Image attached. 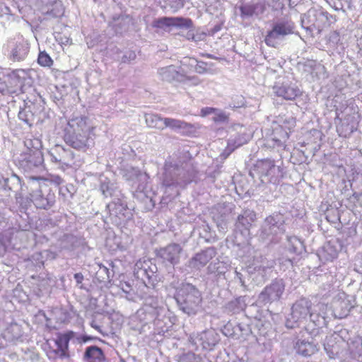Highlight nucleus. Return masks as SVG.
Returning a JSON list of instances; mask_svg holds the SVG:
<instances>
[{"mask_svg":"<svg viewBox=\"0 0 362 362\" xmlns=\"http://www.w3.org/2000/svg\"><path fill=\"white\" fill-rule=\"evenodd\" d=\"M193 177V171L188 163L173 158L165 160L162 180V185L165 190L185 187L192 181Z\"/></svg>","mask_w":362,"mask_h":362,"instance_id":"nucleus-1","label":"nucleus"},{"mask_svg":"<svg viewBox=\"0 0 362 362\" xmlns=\"http://www.w3.org/2000/svg\"><path fill=\"white\" fill-rule=\"evenodd\" d=\"M26 195L34 205L42 209L52 207L56 201L55 193L52 184L41 177H29L25 186Z\"/></svg>","mask_w":362,"mask_h":362,"instance_id":"nucleus-2","label":"nucleus"},{"mask_svg":"<svg viewBox=\"0 0 362 362\" xmlns=\"http://www.w3.org/2000/svg\"><path fill=\"white\" fill-rule=\"evenodd\" d=\"M174 298L179 309L188 315L197 313L202 300L199 290L189 283H182L179 286Z\"/></svg>","mask_w":362,"mask_h":362,"instance_id":"nucleus-3","label":"nucleus"},{"mask_svg":"<svg viewBox=\"0 0 362 362\" xmlns=\"http://www.w3.org/2000/svg\"><path fill=\"white\" fill-rule=\"evenodd\" d=\"M250 175L253 178L257 177L262 184L272 185L279 184L283 177L281 168L270 159L257 161Z\"/></svg>","mask_w":362,"mask_h":362,"instance_id":"nucleus-4","label":"nucleus"},{"mask_svg":"<svg viewBox=\"0 0 362 362\" xmlns=\"http://www.w3.org/2000/svg\"><path fill=\"white\" fill-rule=\"evenodd\" d=\"M295 25L290 20L281 19L274 22L264 39L265 43L276 47L285 37L294 33Z\"/></svg>","mask_w":362,"mask_h":362,"instance_id":"nucleus-5","label":"nucleus"},{"mask_svg":"<svg viewBox=\"0 0 362 362\" xmlns=\"http://www.w3.org/2000/svg\"><path fill=\"white\" fill-rule=\"evenodd\" d=\"M30 228V225L25 224L22 228H9L0 231V257L4 256L8 249H19V239L25 238V232Z\"/></svg>","mask_w":362,"mask_h":362,"instance_id":"nucleus-6","label":"nucleus"},{"mask_svg":"<svg viewBox=\"0 0 362 362\" xmlns=\"http://www.w3.org/2000/svg\"><path fill=\"white\" fill-rule=\"evenodd\" d=\"M285 221L282 214H274L267 217L262 226L260 236L269 241H274L275 237L285 232Z\"/></svg>","mask_w":362,"mask_h":362,"instance_id":"nucleus-7","label":"nucleus"},{"mask_svg":"<svg viewBox=\"0 0 362 362\" xmlns=\"http://www.w3.org/2000/svg\"><path fill=\"white\" fill-rule=\"evenodd\" d=\"M311 301L305 298H302L293 305L291 313L286 320V326L288 328H294L298 326V323L305 320L311 312Z\"/></svg>","mask_w":362,"mask_h":362,"instance_id":"nucleus-8","label":"nucleus"},{"mask_svg":"<svg viewBox=\"0 0 362 362\" xmlns=\"http://www.w3.org/2000/svg\"><path fill=\"white\" fill-rule=\"evenodd\" d=\"M285 287L286 284L282 279L272 280L259 294V302L266 305L279 301L285 291Z\"/></svg>","mask_w":362,"mask_h":362,"instance_id":"nucleus-9","label":"nucleus"},{"mask_svg":"<svg viewBox=\"0 0 362 362\" xmlns=\"http://www.w3.org/2000/svg\"><path fill=\"white\" fill-rule=\"evenodd\" d=\"M273 260L262 259L261 262L255 261L247 267V272L252 280L257 284H261L269 277L271 269L274 267Z\"/></svg>","mask_w":362,"mask_h":362,"instance_id":"nucleus-10","label":"nucleus"},{"mask_svg":"<svg viewBox=\"0 0 362 362\" xmlns=\"http://www.w3.org/2000/svg\"><path fill=\"white\" fill-rule=\"evenodd\" d=\"M327 15L328 13L323 11L310 8L302 17V25L310 31L314 29L320 30L328 21Z\"/></svg>","mask_w":362,"mask_h":362,"instance_id":"nucleus-11","label":"nucleus"},{"mask_svg":"<svg viewBox=\"0 0 362 362\" xmlns=\"http://www.w3.org/2000/svg\"><path fill=\"white\" fill-rule=\"evenodd\" d=\"M216 253L215 247H207L200 252L196 253L186 262L185 265L192 272L200 271L216 255Z\"/></svg>","mask_w":362,"mask_h":362,"instance_id":"nucleus-12","label":"nucleus"},{"mask_svg":"<svg viewBox=\"0 0 362 362\" xmlns=\"http://www.w3.org/2000/svg\"><path fill=\"white\" fill-rule=\"evenodd\" d=\"M43 154L41 151H35V153H24L21 155L19 165L25 171H33L40 168L43 164Z\"/></svg>","mask_w":362,"mask_h":362,"instance_id":"nucleus-13","label":"nucleus"},{"mask_svg":"<svg viewBox=\"0 0 362 362\" xmlns=\"http://www.w3.org/2000/svg\"><path fill=\"white\" fill-rule=\"evenodd\" d=\"M182 247L178 243H170L158 251V256L163 262L171 265L177 264L180 262Z\"/></svg>","mask_w":362,"mask_h":362,"instance_id":"nucleus-14","label":"nucleus"},{"mask_svg":"<svg viewBox=\"0 0 362 362\" xmlns=\"http://www.w3.org/2000/svg\"><path fill=\"white\" fill-rule=\"evenodd\" d=\"M192 343L198 349H211L218 341V336L214 329L205 330L191 337Z\"/></svg>","mask_w":362,"mask_h":362,"instance_id":"nucleus-15","label":"nucleus"},{"mask_svg":"<svg viewBox=\"0 0 362 362\" xmlns=\"http://www.w3.org/2000/svg\"><path fill=\"white\" fill-rule=\"evenodd\" d=\"M64 141L66 144L77 150L85 151L93 145L90 134L65 133Z\"/></svg>","mask_w":362,"mask_h":362,"instance_id":"nucleus-16","label":"nucleus"},{"mask_svg":"<svg viewBox=\"0 0 362 362\" xmlns=\"http://www.w3.org/2000/svg\"><path fill=\"white\" fill-rule=\"evenodd\" d=\"M49 156L52 161L68 166L73 163L75 155L69 148L57 145L50 151Z\"/></svg>","mask_w":362,"mask_h":362,"instance_id":"nucleus-17","label":"nucleus"},{"mask_svg":"<svg viewBox=\"0 0 362 362\" xmlns=\"http://www.w3.org/2000/svg\"><path fill=\"white\" fill-rule=\"evenodd\" d=\"M30 52V44L26 41H20L13 43L9 50L8 58L13 62L25 61Z\"/></svg>","mask_w":362,"mask_h":362,"instance_id":"nucleus-18","label":"nucleus"},{"mask_svg":"<svg viewBox=\"0 0 362 362\" xmlns=\"http://www.w3.org/2000/svg\"><path fill=\"white\" fill-rule=\"evenodd\" d=\"M276 96L287 100H293L301 95L300 90L297 86L288 83H276L273 87Z\"/></svg>","mask_w":362,"mask_h":362,"instance_id":"nucleus-19","label":"nucleus"},{"mask_svg":"<svg viewBox=\"0 0 362 362\" xmlns=\"http://www.w3.org/2000/svg\"><path fill=\"white\" fill-rule=\"evenodd\" d=\"M5 188L8 191V197L11 196V193H15L17 199L23 198L26 195L25 185L22 184L21 178L16 174L11 175V177L4 178Z\"/></svg>","mask_w":362,"mask_h":362,"instance_id":"nucleus-20","label":"nucleus"},{"mask_svg":"<svg viewBox=\"0 0 362 362\" xmlns=\"http://www.w3.org/2000/svg\"><path fill=\"white\" fill-rule=\"evenodd\" d=\"M256 221V213L251 209H245L240 214L235 223V230L242 234L248 233L252 223Z\"/></svg>","mask_w":362,"mask_h":362,"instance_id":"nucleus-21","label":"nucleus"},{"mask_svg":"<svg viewBox=\"0 0 362 362\" xmlns=\"http://www.w3.org/2000/svg\"><path fill=\"white\" fill-rule=\"evenodd\" d=\"M88 120L86 116L73 117L68 122L66 133L90 134L92 127L88 124Z\"/></svg>","mask_w":362,"mask_h":362,"instance_id":"nucleus-22","label":"nucleus"},{"mask_svg":"<svg viewBox=\"0 0 362 362\" xmlns=\"http://www.w3.org/2000/svg\"><path fill=\"white\" fill-rule=\"evenodd\" d=\"M155 26L162 29L170 26L189 28L192 26V21L189 18L182 17H163L155 21Z\"/></svg>","mask_w":362,"mask_h":362,"instance_id":"nucleus-23","label":"nucleus"},{"mask_svg":"<svg viewBox=\"0 0 362 362\" xmlns=\"http://www.w3.org/2000/svg\"><path fill=\"white\" fill-rule=\"evenodd\" d=\"M110 215L119 218V219H124L129 218L130 213L129 212L127 202L123 199L122 197H119L112 200L106 206Z\"/></svg>","mask_w":362,"mask_h":362,"instance_id":"nucleus-24","label":"nucleus"},{"mask_svg":"<svg viewBox=\"0 0 362 362\" xmlns=\"http://www.w3.org/2000/svg\"><path fill=\"white\" fill-rule=\"evenodd\" d=\"M344 341L340 339L339 335L334 333L326 337L323 344L324 349L330 358H334L341 352V344Z\"/></svg>","mask_w":362,"mask_h":362,"instance_id":"nucleus-25","label":"nucleus"},{"mask_svg":"<svg viewBox=\"0 0 362 362\" xmlns=\"http://www.w3.org/2000/svg\"><path fill=\"white\" fill-rule=\"evenodd\" d=\"M294 349L297 354L303 356H310L319 350L317 344H315L313 339L311 341L308 339H298L295 344Z\"/></svg>","mask_w":362,"mask_h":362,"instance_id":"nucleus-26","label":"nucleus"},{"mask_svg":"<svg viewBox=\"0 0 362 362\" xmlns=\"http://www.w3.org/2000/svg\"><path fill=\"white\" fill-rule=\"evenodd\" d=\"M327 321L326 317L319 313L313 311L310 313V322L305 327V329L311 334L316 336L319 334L320 329L326 326Z\"/></svg>","mask_w":362,"mask_h":362,"instance_id":"nucleus-27","label":"nucleus"},{"mask_svg":"<svg viewBox=\"0 0 362 362\" xmlns=\"http://www.w3.org/2000/svg\"><path fill=\"white\" fill-rule=\"evenodd\" d=\"M84 362H106L103 350L96 345L88 346L83 355Z\"/></svg>","mask_w":362,"mask_h":362,"instance_id":"nucleus-28","label":"nucleus"},{"mask_svg":"<svg viewBox=\"0 0 362 362\" xmlns=\"http://www.w3.org/2000/svg\"><path fill=\"white\" fill-rule=\"evenodd\" d=\"M81 245V240L71 234L64 235L59 243L61 250L71 252Z\"/></svg>","mask_w":362,"mask_h":362,"instance_id":"nucleus-29","label":"nucleus"},{"mask_svg":"<svg viewBox=\"0 0 362 362\" xmlns=\"http://www.w3.org/2000/svg\"><path fill=\"white\" fill-rule=\"evenodd\" d=\"M158 74L160 78L168 83H171L175 81H179L181 75L176 70L175 66H168L160 68L158 70Z\"/></svg>","mask_w":362,"mask_h":362,"instance_id":"nucleus-30","label":"nucleus"},{"mask_svg":"<svg viewBox=\"0 0 362 362\" xmlns=\"http://www.w3.org/2000/svg\"><path fill=\"white\" fill-rule=\"evenodd\" d=\"M352 307L349 300H338L334 303L333 314L336 318H344L348 316Z\"/></svg>","mask_w":362,"mask_h":362,"instance_id":"nucleus-31","label":"nucleus"},{"mask_svg":"<svg viewBox=\"0 0 362 362\" xmlns=\"http://www.w3.org/2000/svg\"><path fill=\"white\" fill-rule=\"evenodd\" d=\"M100 190L105 197H110L115 199L119 197H122L120 191L117 189V186L107 179L101 182Z\"/></svg>","mask_w":362,"mask_h":362,"instance_id":"nucleus-32","label":"nucleus"},{"mask_svg":"<svg viewBox=\"0 0 362 362\" xmlns=\"http://www.w3.org/2000/svg\"><path fill=\"white\" fill-rule=\"evenodd\" d=\"M131 18L129 16L119 15L113 16L110 25L117 33H122L128 30Z\"/></svg>","mask_w":362,"mask_h":362,"instance_id":"nucleus-33","label":"nucleus"},{"mask_svg":"<svg viewBox=\"0 0 362 362\" xmlns=\"http://www.w3.org/2000/svg\"><path fill=\"white\" fill-rule=\"evenodd\" d=\"M149 264H151L150 261H139L134 266V276L141 279L145 284H148L149 274L147 273L146 269L149 268Z\"/></svg>","mask_w":362,"mask_h":362,"instance_id":"nucleus-34","label":"nucleus"},{"mask_svg":"<svg viewBox=\"0 0 362 362\" xmlns=\"http://www.w3.org/2000/svg\"><path fill=\"white\" fill-rule=\"evenodd\" d=\"M227 271V265L225 262L216 259L211 262L207 268L206 273L208 274H213L216 278L223 276Z\"/></svg>","mask_w":362,"mask_h":362,"instance_id":"nucleus-35","label":"nucleus"},{"mask_svg":"<svg viewBox=\"0 0 362 362\" xmlns=\"http://www.w3.org/2000/svg\"><path fill=\"white\" fill-rule=\"evenodd\" d=\"M168 127L174 131H177L180 129H187L192 128V125L182 120L170 117H164L163 129Z\"/></svg>","mask_w":362,"mask_h":362,"instance_id":"nucleus-36","label":"nucleus"},{"mask_svg":"<svg viewBox=\"0 0 362 362\" xmlns=\"http://www.w3.org/2000/svg\"><path fill=\"white\" fill-rule=\"evenodd\" d=\"M288 139V134L280 126L275 127L271 136V140L273 145L276 146H283L284 143Z\"/></svg>","mask_w":362,"mask_h":362,"instance_id":"nucleus-37","label":"nucleus"},{"mask_svg":"<svg viewBox=\"0 0 362 362\" xmlns=\"http://www.w3.org/2000/svg\"><path fill=\"white\" fill-rule=\"evenodd\" d=\"M250 140V135L245 132L240 131L235 134H233L230 136L228 143L230 145L232 149H236L237 148L247 144Z\"/></svg>","mask_w":362,"mask_h":362,"instance_id":"nucleus-38","label":"nucleus"},{"mask_svg":"<svg viewBox=\"0 0 362 362\" xmlns=\"http://www.w3.org/2000/svg\"><path fill=\"white\" fill-rule=\"evenodd\" d=\"M287 243L288 250L291 253L300 255L305 250L303 241L297 236H288Z\"/></svg>","mask_w":362,"mask_h":362,"instance_id":"nucleus-39","label":"nucleus"},{"mask_svg":"<svg viewBox=\"0 0 362 362\" xmlns=\"http://www.w3.org/2000/svg\"><path fill=\"white\" fill-rule=\"evenodd\" d=\"M259 5L258 4L243 3L238 8L240 11V16L243 19H247L254 15H257V10Z\"/></svg>","mask_w":362,"mask_h":362,"instance_id":"nucleus-40","label":"nucleus"},{"mask_svg":"<svg viewBox=\"0 0 362 362\" xmlns=\"http://www.w3.org/2000/svg\"><path fill=\"white\" fill-rule=\"evenodd\" d=\"M145 121L148 127L160 130L163 129V119L159 115L153 113L145 114Z\"/></svg>","mask_w":362,"mask_h":362,"instance_id":"nucleus-41","label":"nucleus"},{"mask_svg":"<svg viewBox=\"0 0 362 362\" xmlns=\"http://www.w3.org/2000/svg\"><path fill=\"white\" fill-rule=\"evenodd\" d=\"M245 307V304L243 298L239 297L228 302L226 305V309L233 313H237L243 310Z\"/></svg>","mask_w":362,"mask_h":362,"instance_id":"nucleus-42","label":"nucleus"},{"mask_svg":"<svg viewBox=\"0 0 362 362\" xmlns=\"http://www.w3.org/2000/svg\"><path fill=\"white\" fill-rule=\"evenodd\" d=\"M251 329L249 325L246 323H238L233 327V332L229 335H237L245 337L250 334Z\"/></svg>","mask_w":362,"mask_h":362,"instance_id":"nucleus-43","label":"nucleus"},{"mask_svg":"<svg viewBox=\"0 0 362 362\" xmlns=\"http://www.w3.org/2000/svg\"><path fill=\"white\" fill-rule=\"evenodd\" d=\"M18 118L28 126H32L35 121V115L30 108H25L18 112Z\"/></svg>","mask_w":362,"mask_h":362,"instance_id":"nucleus-44","label":"nucleus"},{"mask_svg":"<svg viewBox=\"0 0 362 362\" xmlns=\"http://www.w3.org/2000/svg\"><path fill=\"white\" fill-rule=\"evenodd\" d=\"M73 334V332H70L68 334H64L59 336L57 339L55 340V344L57 345V349H69V343L71 339V335Z\"/></svg>","mask_w":362,"mask_h":362,"instance_id":"nucleus-45","label":"nucleus"},{"mask_svg":"<svg viewBox=\"0 0 362 362\" xmlns=\"http://www.w3.org/2000/svg\"><path fill=\"white\" fill-rule=\"evenodd\" d=\"M37 62L42 66H51L53 61L49 55L45 52H40L38 55Z\"/></svg>","mask_w":362,"mask_h":362,"instance_id":"nucleus-46","label":"nucleus"},{"mask_svg":"<svg viewBox=\"0 0 362 362\" xmlns=\"http://www.w3.org/2000/svg\"><path fill=\"white\" fill-rule=\"evenodd\" d=\"M97 274L100 279V281H110V272L107 267L104 265H100V269Z\"/></svg>","mask_w":362,"mask_h":362,"instance_id":"nucleus-47","label":"nucleus"},{"mask_svg":"<svg viewBox=\"0 0 362 362\" xmlns=\"http://www.w3.org/2000/svg\"><path fill=\"white\" fill-rule=\"evenodd\" d=\"M179 362H203L202 358L192 353H188L183 356Z\"/></svg>","mask_w":362,"mask_h":362,"instance_id":"nucleus-48","label":"nucleus"},{"mask_svg":"<svg viewBox=\"0 0 362 362\" xmlns=\"http://www.w3.org/2000/svg\"><path fill=\"white\" fill-rule=\"evenodd\" d=\"M327 40L330 46L334 47L340 40V36L337 31L331 32L327 37Z\"/></svg>","mask_w":362,"mask_h":362,"instance_id":"nucleus-49","label":"nucleus"},{"mask_svg":"<svg viewBox=\"0 0 362 362\" xmlns=\"http://www.w3.org/2000/svg\"><path fill=\"white\" fill-rule=\"evenodd\" d=\"M213 119L215 122H225L228 120V115L220 110H216Z\"/></svg>","mask_w":362,"mask_h":362,"instance_id":"nucleus-50","label":"nucleus"},{"mask_svg":"<svg viewBox=\"0 0 362 362\" xmlns=\"http://www.w3.org/2000/svg\"><path fill=\"white\" fill-rule=\"evenodd\" d=\"M136 53L134 51L128 50L121 57V61L123 63H129L136 59Z\"/></svg>","mask_w":362,"mask_h":362,"instance_id":"nucleus-51","label":"nucleus"},{"mask_svg":"<svg viewBox=\"0 0 362 362\" xmlns=\"http://www.w3.org/2000/svg\"><path fill=\"white\" fill-rule=\"evenodd\" d=\"M13 74L15 77H16L20 83H22L21 81H25L28 77V73L24 69H18L13 72Z\"/></svg>","mask_w":362,"mask_h":362,"instance_id":"nucleus-52","label":"nucleus"},{"mask_svg":"<svg viewBox=\"0 0 362 362\" xmlns=\"http://www.w3.org/2000/svg\"><path fill=\"white\" fill-rule=\"evenodd\" d=\"M57 357L61 360H66L69 358V354L67 349H57L54 351Z\"/></svg>","mask_w":362,"mask_h":362,"instance_id":"nucleus-53","label":"nucleus"},{"mask_svg":"<svg viewBox=\"0 0 362 362\" xmlns=\"http://www.w3.org/2000/svg\"><path fill=\"white\" fill-rule=\"evenodd\" d=\"M206 63L204 62H198L197 61V64L195 65V71L198 74H204L206 72Z\"/></svg>","mask_w":362,"mask_h":362,"instance_id":"nucleus-54","label":"nucleus"},{"mask_svg":"<svg viewBox=\"0 0 362 362\" xmlns=\"http://www.w3.org/2000/svg\"><path fill=\"white\" fill-rule=\"evenodd\" d=\"M156 271H157L156 266L155 264H153L151 262V264H149V268H148L146 269L147 273L149 274V276H148V284H151L152 279L154 276H156L155 274H156Z\"/></svg>","mask_w":362,"mask_h":362,"instance_id":"nucleus-55","label":"nucleus"},{"mask_svg":"<svg viewBox=\"0 0 362 362\" xmlns=\"http://www.w3.org/2000/svg\"><path fill=\"white\" fill-rule=\"evenodd\" d=\"M354 265L356 271L362 273V252L356 255Z\"/></svg>","mask_w":362,"mask_h":362,"instance_id":"nucleus-56","label":"nucleus"},{"mask_svg":"<svg viewBox=\"0 0 362 362\" xmlns=\"http://www.w3.org/2000/svg\"><path fill=\"white\" fill-rule=\"evenodd\" d=\"M10 332H15L16 334L13 336V339H18L21 336L20 333V327L17 324L11 325L8 329H7V333H9Z\"/></svg>","mask_w":362,"mask_h":362,"instance_id":"nucleus-57","label":"nucleus"},{"mask_svg":"<svg viewBox=\"0 0 362 362\" xmlns=\"http://www.w3.org/2000/svg\"><path fill=\"white\" fill-rule=\"evenodd\" d=\"M33 146L32 148L33 149H30V152L35 153V151H40V148L42 146L41 141L38 139H33Z\"/></svg>","mask_w":362,"mask_h":362,"instance_id":"nucleus-58","label":"nucleus"},{"mask_svg":"<svg viewBox=\"0 0 362 362\" xmlns=\"http://www.w3.org/2000/svg\"><path fill=\"white\" fill-rule=\"evenodd\" d=\"M0 196L8 197V191H6L5 188L4 178L0 179Z\"/></svg>","mask_w":362,"mask_h":362,"instance_id":"nucleus-59","label":"nucleus"},{"mask_svg":"<svg viewBox=\"0 0 362 362\" xmlns=\"http://www.w3.org/2000/svg\"><path fill=\"white\" fill-rule=\"evenodd\" d=\"M232 146L230 145H227L226 148L224 151L220 155L221 159H226L235 149H232Z\"/></svg>","mask_w":362,"mask_h":362,"instance_id":"nucleus-60","label":"nucleus"},{"mask_svg":"<svg viewBox=\"0 0 362 362\" xmlns=\"http://www.w3.org/2000/svg\"><path fill=\"white\" fill-rule=\"evenodd\" d=\"M74 279L76 281L77 285H80L79 288H82V281L83 280V275L81 273H76L74 276Z\"/></svg>","mask_w":362,"mask_h":362,"instance_id":"nucleus-61","label":"nucleus"},{"mask_svg":"<svg viewBox=\"0 0 362 362\" xmlns=\"http://www.w3.org/2000/svg\"><path fill=\"white\" fill-rule=\"evenodd\" d=\"M95 339L94 337L87 335H82L78 337V341L80 343H86L88 341Z\"/></svg>","mask_w":362,"mask_h":362,"instance_id":"nucleus-62","label":"nucleus"},{"mask_svg":"<svg viewBox=\"0 0 362 362\" xmlns=\"http://www.w3.org/2000/svg\"><path fill=\"white\" fill-rule=\"evenodd\" d=\"M205 37H206L205 33H199V34L194 35L193 41H194V42L203 41V40H204Z\"/></svg>","mask_w":362,"mask_h":362,"instance_id":"nucleus-63","label":"nucleus"},{"mask_svg":"<svg viewBox=\"0 0 362 362\" xmlns=\"http://www.w3.org/2000/svg\"><path fill=\"white\" fill-rule=\"evenodd\" d=\"M216 111V109H214L213 107H206L204 109H202V112L204 115H211V114H215Z\"/></svg>","mask_w":362,"mask_h":362,"instance_id":"nucleus-64","label":"nucleus"}]
</instances>
